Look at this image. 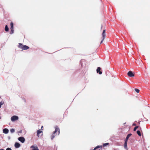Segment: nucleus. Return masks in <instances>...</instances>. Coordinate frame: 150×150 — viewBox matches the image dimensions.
<instances>
[{
  "mask_svg": "<svg viewBox=\"0 0 150 150\" xmlns=\"http://www.w3.org/2000/svg\"><path fill=\"white\" fill-rule=\"evenodd\" d=\"M55 131H54L53 134L51 136V138L52 140L54 138V137H55V136H56L57 134H56V132H57V131L58 132V135L59 134V133H60L59 129L58 127V126H56L55 127Z\"/></svg>",
  "mask_w": 150,
  "mask_h": 150,
  "instance_id": "f257e3e1",
  "label": "nucleus"
},
{
  "mask_svg": "<svg viewBox=\"0 0 150 150\" xmlns=\"http://www.w3.org/2000/svg\"><path fill=\"white\" fill-rule=\"evenodd\" d=\"M18 45V47L22 49L23 50H27L29 48L28 46L23 45L21 43H19Z\"/></svg>",
  "mask_w": 150,
  "mask_h": 150,
  "instance_id": "f03ea898",
  "label": "nucleus"
},
{
  "mask_svg": "<svg viewBox=\"0 0 150 150\" xmlns=\"http://www.w3.org/2000/svg\"><path fill=\"white\" fill-rule=\"evenodd\" d=\"M102 40L101 41L100 44H101L102 43L103 40L105 38L106 34H105V30H104L103 31V32L102 34Z\"/></svg>",
  "mask_w": 150,
  "mask_h": 150,
  "instance_id": "7ed1b4c3",
  "label": "nucleus"
},
{
  "mask_svg": "<svg viewBox=\"0 0 150 150\" xmlns=\"http://www.w3.org/2000/svg\"><path fill=\"white\" fill-rule=\"evenodd\" d=\"M18 119V117L16 116H13L11 117V120L13 121H14Z\"/></svg>",
  "mask_w": 150,
  "mask_h": 150,
  "instance_id": "20e7f679",
  "label": "nucleus"
},
{
  "mask_svg": "<svg viewBox=\"0 0 150 150\" xmlns=\"http://www.w3.org/2000/svg\"><path fill=\"white\" fill-rule=\"evenodd\" d=\"M127 75L129 76L130 77H133L134 76V75L131 71H129L127 73Z\"/></svg>",
  "mask_w": 150,
  "mask_h": 150,
  "instance_id": "39448f33",
  "label": "nucleus"
},
{
  "mask_svg": "<svg viewBox=\"0 0 150 150\" xmlns=\"http://www.w3.org/2000/svg\"><path fill=\"white\" fill-rule=\"evenodd\" d=\"M30 148L32 149L31 150H39V149L37 146L32 145L30 146Z\"/></svg>",
  "mask_w": 150,
  "mask_h": 150,
  "instance_id": "423d86ee",
  "label": "nucleus"
},
{
  "mask_svg": "<svg viewBox=\"0 0 150 150\" xmlns=\"http://www.w3.org/2000/svg\"><path fill=\"white\" fill-rule=\"evenodd\" d=\"M18 140L22 143H24L25 141V138L23 137H19L18 138Z\"/></svg>",
  "mask_w": 150,
  "mask_h": 150,
  "instance_id": "0eeeda50",
  "label": "nucleus"
},
{
  "mask_svg": "<svg viewBox=\"0 0 150 150\" xmlns=\"http://www.w3.org/2000/svg\"><path fill=\"white\" fill-rule=\"evenodd\" d=\"M101 68L100 67H98L96 70V71L97 73H98L100 74H102V72L100 71Z\"/></svg>",
  "mask_w": 150,
  "mask_h": 150,
  "instance_id": "6e6552de",
  "label": "nucleus"
},
{
  "mask_svg": "<svg viewBox=\"0 0 150 150\" xmlns=\"http://www.w3.org/2000/svg\"><path fill=\"white\" fill-rule=\"evenodd\" d=\"M21 146L20 144L16 142L15 144V146L16 148H18Z\"/></svg>",
  "mask_w": 150,
  "mask_h": 150,
  "instance_id": "1a4fd4ad",
  "label": "nucleus"
},
{
  "mask_svg": "<svg viewBox=\"0 0 150 150\" xmlns=\"http://www.w3.org/2000/svg\"><path fill=\"white\" fill-rule=\"evenodd\" d=\"M3 132L4 133L7 134L8 132V130L7 129H6V128L4 129H3Z\"/></svg>",
  "mask_w": 150,
  "mask_h": 150,
  "instance_id": "9d476101",
  "label": "nucleus"
},
{
  "mask_svg": "<svg viewBox=\"0 0 150 150\" xmlns=\"http://www.w3.org/2000/svg\"><path fill=\"white\" fill-rule=\"evenodd\" d=\"M42 132V131H41L40 129H39L37 131V136L38 137H39V134Z\"/></svg>",
  "mask_w": 150,
  "mask_h": 150,
  "instance_id": "9b49d317",
  "label": "nucleus"
},
{
  "mask_svg": "<svg viewBox=\"0 0 150 150\" xmlns=\"http://www.w3.org/2000/svg\"><path fill=\"white\" fill-rule=\"evenodd\" d=\"M131 135H132L131 134H128L126 137V139L125 140L127 141L129 138L130 137V136H131Z\"/></svg>",
  "mask_w": 150,
  "mask_h": 150,
  "instance_id": "f8f14e48",
  "label": "nucleus"
},
{
  "mask_svg": "<svg viewBox=\"0 0 150 150\" xmlns=\"http://www.w3.org/2000/svg\"><path fill=\"white\" fill-rule=\"evenodd\" d=\"M127 141H125V142L124 145V147L126 149H127Z\"/></svg>",
  "mask_w": 150,
  "mask_h": 150,
  "instance_id": "ddd939ff",
  "label": "nucleus"
},
{
  "mask_svg": "<svg viewBox=\"0 0 150 150\" xmlns=\"http://www.w3.org/2000/svg\"><path fill=\"white\" fill-rule=\"evenodd\" d=\"M5 30L6 31H8L9 30V28L8 27V26L6 25L5 26Z\"/></svg>",
  "mask_w": 150,
  "mask_h": 150,
  "instance_id": "4468645a",
  "label": "nucleus"
},
{
  "mask_svg": "<svg viewBox=\"0 0 150 150\" xmlns=\"http://www.w3.org/2000/svg\"><path fill=\"white\" fill-rule=\"evenodd\" d=\"M11 28L10 29L13 28V23L12 22H11L10 23Z\"/></svg>",
  "mask_w": 150,
  "mask_h": 150,
  "instance_id": "2eb2a0df",
  "label": "nucleus"
},
{
  "mask_svg": "<svg viewBox=\"0 0 150 150\" xmlns=\"http://www.w3.org/2000/svg\"><path fill=\"white\" fill-rule=\"evenodd\" d=\"M137 133L139 136H141V132L140 131H139V130L137 131Z\"/></svg>",
  "mask_w": 150,
  "mask_h": 150,
  "instance_id": "dca6fc26",
  "label": "nucleus"
},
{
  "mask_svg": "<svg viewBox=\"0 0 150 150\" xmlns=\"http://www.w3.org/2000/svg\"><path fill=\"white\" fill-rule=\"evenodd\" d=\"M109 145V143H104L103 145V147H104L105 146H106L107 145Z\"/></svg>",
  "mask_w": 150,
  "mask_h": 150,
  "instance_id": "f3484780",
  "label": "nucleus"
},
{
  "mask_svg": "<svg viewBox=\"0 0 150 150\" xmlns=\"http://www.w3.org/2000/svg\"><path fill=\"white\" fill-rule=\"evenodd\" d=\"M10 132L11 133H13L14 132L15 130L13 129H10Z\"/></svg>",
  "mask_w": 150,
  "mask_h": 150,
  "instance_id": "a211bd4d",
  "label": "nucleus"
},
{
  "mask_svg": "<svg viewBox=\"0 0 150 150\" xmlns=\"http://www.w3.org/2000/svg\"><path fill=\"white\" fill-rule=\"evenodd\" d=\"M139 127V126H136L134 129H133V131H135L136 129L138 128Z\"/></svg>",
  "mask_w": 150,
  "mask_h": 150,
  "instance_id": "6ab92c4d",
  "label": "nucleus"
},
{
  "mask_svg": "<svg viewBox=\"0 0 150 150\" xmlns=\"http://www.w3.org/2000/svg\"><path fill=\"white\" fill-rule=\"evenodd\" d=\"M135 91L137 93H138L139 92V89H137V88H135Z\"/></svg>",
  "mask_w": 150,
  "mask_h": 150,
  "instance_id": "aec40b11",
  "label": "nucleus"
},
{
  "mask_svg": "<svg viewBox=\"0 0 150 150\" xmlns=\"http://www.w3.org/2000/svg\"><path fill=\"white\" fill-rule=\"evenodd\" d=\"M4 102L3 101H1L0 102V105L1 106L2 105L4 104Z\"/></svg>",
  "mask_w": 150,
  "mask_h": 150,
  "instance_id": "412c9836",
  "label": "nucleus"
},
{
  "mask_svg": "<svg viewBox=\"0 0 150 150\" xmlns=\"http://www.w3.org/2000/svg\"><path fill=\"white\" fill-rule=\"evenodd\" d=\"M11 33H10L12 34L13 33V32H14L13 28V29H11Z\"/></svg>",
  "mask_w": 150,
  "mask_h": 150,
  "instance_id": "4be33fe9",
  "label": "nucleus"
},
{
  "mask_svg": "<svg viewBox=\"0 0 150 150\" xmlns=\"http://www.w3.org/2000/svg\"><path fill=\"white\" fill-rule=\"evenodd\" d=\"M6 150H12L10 148H8L6 149Z\"/></svg>",
  "mask_w": 150,
  "mask_h": 150,
  "instance_id": "5701e85b",
  "label": "nucleus"
},
{
  "mask_svg": "<svg viewBox=\"0 0 150 150\" xmlns=\"http://www.w3.org/2000/svg\"><path fill=\"white\" fill-rule=\"evenodd\" d=\"M136 125L134 123L133 124V126H136Z\"/></svg>",
  "mask_w": 150,
  "mask_h": 150,
  "instance_id": "b1692460",
  "label": "nucleus"
},
{
  "mask_svg": "<svg viewBox=\"0 0 150 150\" xmlns=\"http://www.w3.org/2000/svg\"><path fill=\"white\" fill-rule=\"evenodd\" d=\"M22 130H21L19 132V133H22Z\"/></svg>",
  "mask_w": 150,
  "mask_h": 150,
  "instance_id": "393cba45",
  "label": "nucleus"
},
{
  "mask_svg": "<svg viewBox=\"0 0 150 150\" xmlns=\"http://www.w3.org/2000/svg\"><path fill=\"white\" fill-rule=\"evenodd\" d=\"M0 150H4V149H0Z\"/></svg>",
  "mask_w": 150,
  "mask_h": 150,
  "instance_id": "a878e982",
  "label": "nucleus"
},
{
  "mask_svg": "<svg viewBox=\"0 0 150 150\" xmlns=\"http://www.w3.org/2000/svg\"><path fill=\"white\" fill-rule=\"evenodd\" d=\"M43 126H42V127H41V128H43Z\"/></svg>",
  "mask_w": 150,
  "mask_h": 150,
  "instance_id": "bb28decb",
  "label": "nucleus"
},
{
  "mask_svg": "<svg viewBox=\"0 0 150 150\" xmlns=\"http://www.w3.org/2000/svg\"><path fill=\"white\" fill-rule=\"evenodd\" d=\"M1 107V106L0 105V108Z\"/></svg>",
  "mask_w": 150,
  "mask_h": 150,
  "instance_id": "cd10ccee",
  "label": "nucleus"
},
{
  "mask_svg": "<svg viewBox=\"0 0 150 150\" xmlns=\"http://www.w3.org/2000/svg\"><path fill=\"white\" fill-rule=\"evenodd\" d=\"M1 119V117L0 116V119Z\"/></svg>",
  "mask_w": 150,
  "mask_h": 150,
  "instance_id": "c85d7f7f",
  "label": "nucleus"
}]
</instances>
